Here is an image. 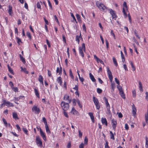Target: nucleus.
I'll use <instances>...</instances> for the list:
<instances>
[{"label":"nucleus","mask_w":148,"mask_h":148,"mask_svg":"<svg viewBox=\"0 0 148 148\" xmlns=\"http://www.w3.org/2000/svg\"><path fill=\"white\" fill-rule=\"evenodd\" d=\"M96 5L101 11H104L106 9V7L101 3L97 1L96 3Z\"/></svg>","instance_id":"7ed1b4c3"},{"label":"nucleus","mask_w":148,"mask_h":148,"mask_svg":"<svg viewBox=\"0 0 148 148\" xmlns=\"http://www.w3.org/2000/svg\"><path fill=\"white\" fill-rule=\"evenodd\" d=\"M36 143L38 146L42 147V142L39 136H36Z\"/></svg>","instance_id":"423d86ee"},{"label":"nucleus","mask_w":148,"mask_h":148,"mask_svg":"<svg viewBox=\"0 0 148 148\" xmlns=\"http://www.w3.org/2000/svg\"><path fill=\"white\" fill-rule=\"evenodd\" d=\"M40 131L41 136L42 137L43 139L44 140H46V138L45 133L43 132L40 128Z\"/></svg>","instance_id":"9d476101"},{"label":"nucleus","mask_w":148,"mask_h":148,"mask_svg":"<svg viewBox=\"0 0 148 148\" xmlns=\"http://www.w3.org/2000/svg\"><path fill=\"white\" fill-rule=\"evenodd\" d=\"M110 138L111 139H112L113 140H114L115 139L114 137V134H113L112 132L111 131H110Z\"/></svg>","instance_id":"c756f323"},{"label":"nucleus","mask_w":148,"mask_h":148,"mask_svg":"<svg viewBox=\"0 0 148 148\" xmlns=\"http://www.w3.org/2000/svg\"><path fill=\"white\" fill-rule=\"evenodd\" d=\"M54 17L55 20L56 21V22L57 23H59V22L58 21V19L57 18V16L56 15H55L54 16Z\"/></svg>","instance_id":"0e129e2a"},{"label":"nucleus","mask_w":148,"mask_h":148,"mask_svg":"<svg viewBox=\"0 0 148 148\" xmlns=\"http://www.w3.org/2000/svg\"><path fill=\"white\" fill-rule=\"evenodd\" d=\"M34 92L36 96L38 98H40V96L38 90L36 88L34 89Z\"/></svg>","instance_id":"393cba45"},{"label":"nucleus","mask_w":148,"mask_h":148,"mask_svg":"<svg viewBox=\"0 0 148 148\" xmlns=\"http://www.w3.org/2000/svg\"><path fill=\"white\" fill-rule=\"evenodd\" d=\"M12 116L13 118L15 120L18 119V117L17 115L16 112H13L12 113Z\"/></svg>","instance_id":"412c9836"},{"label":"nucleus","mask_w":148,"mask_h":148,"mask_svg":"<svg viewBox=\"0 0 148 148\" xmlns=\"http://www.w3.org/2000/svg\"><path fill=\"white\" fill-rule=\"evenodd\" d=\"M76 17L78 21L79 22H81V20L80 18V16L79 15V14H76Z\"/></svg>","instance_id":"cd10ccee"},{"label":"nucleus","mask_w":148,"mask_h":148,"mask_svg":"<svg viewBox=\"0 0 148 148\" xmlns=\"http://www.w3.org/2000/svg\"><path fill=\"white\" fill-rule=\"evenodd\" d=\"M40 3L41 4H42V2L41 1H40V2H38L37 3V8H38V9H41V5H40Z\"/></svg>","instance_id":"c85d7f7f"},{"label":"nucleus","mask_w":148,"mask_h":148,"mask_svg":"<svg viewBox=\"0 0 148 148\" xmlns=\"http://www.w3.org/2000/svg\"><path fill=\"white\" fill-rule=\"evenodd\" d=\"M21 70H23V71L26 74H28V72L27 71L26 69L25 68H23L22 67H21Z\"/></svg>","instance_id":"4c0bfd02"},{"label":"nucleus","mask_w":148,"mask_h":148,"mask_svg":"<svg viewBox=\"0 0 148 148\" xmlns=\"http://www.w3.org/2000/svg\"><path fill=\"white\" fill-rule=\"evenodd\" d=\"M89 77L91 80L93 82H96V79L91 73H89Z\"/></svg>","instance_id":"dca6fc26"},{"label":"nucleus","mask_w":148,"mask_h":148,"mask_svg":"<svg viewBox=\"0 0 148 148\" xmlns=\"http://www.w3.org/2000/svg\"><path fill=\"white\" fill-rule=\"evenodd\" d=\"M20 58L21 60V61L24 63L25 64L26 62V61L25 59L22 56L21 54L19 55Z\"/></svg>","instance_id":"5701e85b"},{"label":"nucleus","mask_w":148,"mask_h":148,"mask_svg":"<svg viewBox=\"0 0 148 148\" xmlns=\"http://www.w3.org/2000/svg\"><path fill=\"white\" fill-rule=\"evenodd\" d=\"M48 2L49 6L50 7L51 10H52L53 8H52V6L51 5V3L50 1L49 0H48Z\"/></svg>","instance_id":"09e8293b"},{"label":"nucleus","mask_w":148,"mask_h":148,"mask_svg":"<svg viewBox=\"0 0 148 148\" xmlns=\"http://www.w3.org/2000/svg\"><path fill=\"white\" fill-rule=\"evenodd\" d=\"M4 101L5 102V105H6L7 107H9L14 106V105L12 103H11L9 101H6V100H4Z\"/></svg>","instance_id":"f8f14e48"},{"label":"nucleus","mask_w":148,"mask_h":148,"mask_svg":"<svg viewBox=\"0 0 148 148\" xmlns=\"http://www.w3.org/2000/svg\"><path fill=\"white\" fill-rule=\"evenodd\" d=\"M77 102L79 107L80 108H82V106L81 105L79 100L78 99L77 100Z\"/></svg>","instance_id":"473e14b6"},{"label":"nucleus","mask_w":148,"mask_h":148,"mask_svg":"<svg viewBox=\"0 0 148 148\" xmlns=\"http://www.w3.org/2000/svg\"><path fill=\"white\" fill-rule=\"evenodd\" d=\"M73 89H74L77 91L78 90V87L77 85H75V87L73 88Z\"/></svg>","instance_id":"13d9d810"},{"label":"nucleus","mask_w":148,"mask_h":148,"mask_svg":"<svg viewBox=\"0 0 148 148\" xmlns=\"http://www.w3.org/2000/svg\"><path fill=\"white\" fill-rule=\"evenodd\" d=\"M130 64L132 68L133 71H134L135 70L136 68L133 65V63L132 61H130Z\"/></svg>","instance_id":"c9c22d12"},{"label":"nucleus","mask_w":148,"mask_h":148,"mask_svg":"<svg viewBox=\"0 0 148 148\" xmlns=\"http://www.w3.org/2000/svg\"><path fill=\"white\" fill-rule=\"evenodd\" d=\"M88 114L90 116L92 122L93 123H94L95 120L94 119V116H93V113L92 112H90L88 113Z\"/></svg>","instance_id":"ddd939ff"},{"label":"nucleus","mask_w":148,"mask_h":148,"mask_svg":"<svg viewBox=\"0 0 148 148\" xmlns=\"http://www.w3.org/2000/svg\"><path fill=\"white\" fill-rule=\"evenodd\" d=\"M139 90L140 91H143V87L142 86V84L141 82L140 81L139 82Z\"/></svg>","instance_id":"bb28decb"},{"label":"nucleus","mask_w":148,"mask_h":148,"mask_svg":"<svg viewBox=\"0 0 148 148\" xmlns=\"http://www.w3.org/2000/svg\"><path fill=\"white\" fill-rule=\"evenodd\" d=\"M45 128L46 130V132L48 134H49L51 133V132L49 130L48 126L47 125H45Z\"/></svg>","instance_id":"b1692460"},{"label":"nucleus","mask_w":148,"mask_h":148,"mask_svg":"<svg viewBox=\"0 0 148 148\" xmlns=\"http://www.w3.org/2000/svg\"><path fill=\"white\" fill-rule=\"evenodd\" d=\"M108 143L107 140L106 141V143L105 144V148H110L108 145Z\"/></svg>","instance_id":"37998d69"},{"label":"nucleus","mask_w":148,"mask_h":148,"mask_svg":"<svg viewBox=\"0 0 148 148\" xmlns=\"http://www.w3.org/2000/svg\"><path fill=\"white\" fill-rule=\"evenodd\" d=\"M8 71L10 72L12 74H13V75H14L13 71V70H12L11 67L9 65H8Z\"/></svg>","instance_id":"a878e982"},{"label":"nucleus","mask_w":148,"mask_h":148,"mask_svg":"<svg viewBox=\"0 0 148 148\" xmlns=\"http://www.w3.org/2000/svg\"><path fill=\"white\" fill-rule=\"evenodd\" d=\"M122 12H123V14H124V16L125 17H127V15L125 12V9L123 8Z\"/></svg>","instance_id":"a19ab883"},{"label":"nucleus","mask_w":148,"mask_h":148,"mask_svg":"<svg viewBox=\"0 0 148 148\" xmlns=\"http://www.w3.org/2000/svg\"><path fill=\"white\" fill-rule=\"evenodd\" d=\"M111 124L113 130H114L115 131L117 124L116 121L114 119H113L111 121Z\"/></svg>","instance_id":"6e6552de"},{"label":"nucleus","mask_w":148,"mask_h":148,"mask_svg":"<svg viewBox=\"0 0 148 148\" xmlns=\"http://www.w3.org/2000/svg\"><path fill=\"white\" fill-rule=\"evenodd\" d=\"M93 101L96 106L97 109L98 110H99L100 108V106L98 99L96 98L95 97H93Z\"/></svg>","instance_id":"20e7f679"},{"label":"nucleus","mask_w":148,"mask_h":148,"mask_svg":"<svg viewBox=\"0 0 148 148\" xmlns=\"http://www.w3.org/2000/svg\"><path fill=\"white\" fill-rule=\"evenodd\" d=\"M69 75L71 77V78L72 79H73L74 78V77L73 75V74H72V71L71 69H70L69 70Z\"/></svg>","instance_id":"79ce46f5"},{"label":"nucleus","mask_w":148,"mask_h":148,"mask_svg":"<svg viewBox=\"0 0 148 148\" xmlns=\"http://www.w3.org/2000/svg\"><path fill=\"white\" fill-rule=\"evenodd\" d=\"M145 120L146 122L148 123V114L147 113V114H145Z\"/></svg>","instance_id":"58836bf2"},{"label":"nucleus","mask_w":148,"mask_h":148,"mask_svg":"<svg viewBox=\"0 0 148 148\" xmlns=\"http://www.w3.org/2000/svg\"><path fill=\"white\" fill-rule=\"evenodd\" d=\"M75 40L78 42V44H79V37H78V36H76L75 38Z\"/></svg>","instance_id":"5fc2aeb1"},{"label":"nucleus","mask_w":148,"mask_h":148,"mask_svg":"<svg viewBox=\"0 0 148 148\" xmlns=\"http://www.w3.org/2000/svg\"><path fill=\"white\" fill-rule=\"evenodd\" d=\"M46 41L47 43L48 46L50 48L51 47L50 43L49 42V40L48 39L46 40Z\"/></svg>","instance_id":"864d4df0"},{"label":"nucleus","mask_w":148,"mask_h":148,"mask_svg":"<svg viewBox=\"0 0 148 148\" xmlns=\"http://www.w3.org/2000/svg\"><path fill=\"white\" fill-rule=\"evenodd\" d=\"M111 86L113 90H114V88L115 87V84L114 83H112L111 84Z\"/></svg>","instance_id":"c03bdc74"},{"label":"nucleus","mask_w":148,"mask_h":148,"mask_svg":"<svg viewBox=\"0 0 148 148\" xmlns=\"http://www.w3.org/2000/svg\"><path fill=\"white\" fill-rule=\"evenodd\" d=\"M72 102L74 106H76V102L77 100L75 99H72Z\"/></svg>","instance_id":"3c124183"},{"label":"nucleus","mask_w":148,"mask_h":148,"mask_svg":"<svg viewBox=\"0 0 148 148\" xmlns=\"http://www.w3.org/2000/svg\"><path fill=\"white\" fill-rule=\"evenodd\" d=\"M82 135V133L81 132L80 130H79V136L80 138H81Z\"/></svg>","instance_id":"052dcab7"},{"label":"nucleus","mask_w":148,"mask_h":148,"mask_svg":"<svg viewBox=\"0 0 148 148\" xmlns=\"http://www.w3.org/2000/svg\"><path fill=\"white\" fill-rule=\"evenodd\" d=\"M57 81L58 83L61 86L62 84V78L60 77H59L57 79Z\"/></svg>","instance_id":"aec40b11"},{"label":"nucleus","mask_w":148,"mask_h":148,"mask_svg":"<svg viewBox=\"0 0 148 148\" xmlns=\"http://www.w3.org/2000/svg\"><path fill=\"white\" fill-rule=\"evenodd\" d=\"M107 72L109 78L111 82H112L113 79V77L112 75V73L111 71L110 70L109 68L107 67Z\"/></svg>","instance_id":"0eeeda50"},{"label":"nucleus","mask_w":148,"mask_h":148,"mask_svg":"<svg viewBox=\"0 0 148 148\" xmlns=\"http://www.w3.org/2000/svg\"><path fill=\"white\" fill-rule=\"evenodd\" d=\"M146 143H145V147L147 148H148V138L146 137Z\"/></svg>","instance_id":"f704fd0d"},{"label":"nucleus","mask_w":148,"mask_h":148,"mask_svg":"<svg viewBox=\"0 0 148 148\" xmlns=\"http://www.w3.org/2000/svg\"><path fill=\"white\" fill-rule=\"evenodd\" d=\"M133 40L134 41V42H135L137 45H139V42L137 41V40L135 39V38L134 37H133Z\"/></svg>","instance_id":"8fccbe9b"},{"label":"nucleus","mask_w":148,"mask_h":148,"mask_svg":"<svg viewBox=\"0 0 148 148\" xmlns=\"http://www.w3.org/2000/svg\"><path fill=\"white\" fill-rule=\"evenodd\" d=\"M117 88L119 92H120V91H121L123 90L122 87L120 86H119V85H117Z\"/></svg>","instance_id":"a18cd8bd"},{"label":"nucleus","mask_w":148,"mask_h":148,"mask_svg":"<svg viewBox=\"0 0 148 148\" xmlns=\"http://www.w3.org/2000/svg\"><path fill=\"white\" fill-rule=\"evenodd\" d=\"M132 114L133 115H134L136 114V110L135 105L133 104L132 106Z\"/></svg>","instance_id":"4468645a"},{"label":"nucleus","mask_w":148,"mask_h":148,"mask_svg":"<svg viewBox=\"0 0 148 148\" xmlns=\"http://www.w3.org/2000/svg\"><path fill=\"white\" fill-rule=\"evenodd\" d=\"M8 13L10 16H12V7L9 6V10H8Z\"/></svg>","instance_id":"4be33fe9"},{"label":"nucleus","mask_w":148,"mask_h":148,"mask_svg":"<svg viewBox=\"0 0 148 148\" xmlns=\"http://www.w3.org/2000/svg\"><path fill=\"white\" fill-rule=\"evenodd\" d=\"M112 59H113V62L114 64H115V65L116 66H118V65L117 63L116 59L114 57H113V58Z\"/></svg>","instance_id":"7c9ffc66"},{"label":"nucleus","mask_w":148,"mask_h":148,"mask_svg":"<svg viewBox=\"0 0 148 148\" xmlns=\"http://www.w3.org/2000/svg\"><path fill=\"white\" fill-rule=\"evenodd\" d=\"M71 112L75 115H77L78 114V112L75 109L74 107L72 108Z\"/></svg>","instance_id":"f3484780"},{"label":"nucleus","mask_w":148,"mask_h":148,"mask_svg":"<svg viewBox=\"0 0 148 148\" xmlns=\"http://www.w3.org/2000/svg\"><path fill=\"white\" fill-rule=\"evenodd\" d=\"M13 90L15 92H18V88L17 87H12V88Z\"/></svg>","instance_id":"49530a36"},{"label":"nucleus","mask_w":148,"mask_h":148,"mask_svg":"<svg viewBox=\"0 0 148 148\" xmlns=\"http://www.w3.org/2000/svg\"><path fill=\"white\" fill-rule=\"evenodd\" d=\"M110 14L112 15V18H115L116 19L117 16L116 14V13L112 9H109Z\"/></svg>","instance_id":"1a4fd4ad"},{"label":"nucleus","mask_w":148,"mask_h":148,"mask_svg":"<svg viewBox=\"0 0 148 148\" xmlns=\"http://www.w3.org/2000/svg\"><path fill=\"white\" fill-rule=\"evenodd\" d=\"M88 142V139L86 137H85L84 140V144H87Z\"/></svg>","instance_id":"603ef678"},{"label":"nucleus","mask_w":148,"mask_h":148,"mask_svg":"<svg viewBox=\"0 0 148 148\" xmlns=\"http://www.w3.org/2000/svg\"><path fill=\"white\" fill-rule=\"evenodd\" d=\"M115 80L117 84L118 85H119V81L116 78H115Z\"/></svg>","instance_id":"774afa93"},{"label":"nucleus","mask_w":148,"mask_h":148,"mask_svg":"<svg viewBox=\"0 0 148 148\" xmlns=\"http://www.w3.org/2000/svg\"><path fill=\"white\" fill-rule=\"evenodd\" d=\"M125 129L127 130H128L129 129V126L127 123H125Z\"/></svg>","instance_id":"69168bd1"},{"label":"nucleus","mask_w":148,"mask_h":148,"mask_svg":"<svg viewBox=\"0 0 148 148\" xmlns=\"http://www.w3.org/2000/svg\"><path fill=\"white\" fill-rule=\"evenodd\" d=\"M16 127L18 131H21V128L17 124L16 125Z\"/></svg>","instance_id":"e2e57ef3"},{"label":"nucleus","mask_w":148,"mask_h":148,"mask_svg":"<svg viewBox=\"0 0 148 148\" xmlns=\"http://www.w3.org/2000/svg\"><path fill=\"white\" fill-rule=\"evenodd\" d=\"M71 142H69L68 143L67 146V148H71Z\"/></svg>","instance_id":"680f3d73"},{"label":"nucleus","mask_w":148,"mask_h":148,"mask_svg":"<svg viewBox=\"0 0 148 148\" xmlns=\"http://www.w3.org/2000/svg\"><path fill=\"white\" fill-rule=\"evenodd\" d=\"M119 93L121 97L124 99H125V95L123 91L122 90L121 91H120L119 92Z\"/></svg>","instance_id":"6ab92c4d"},{"label":"nucleus","mask_w":148,"mask_h":148,"mask_svg":"<svg viewBox=\"0 0 148 148\" xmlns=\"http://www.w3.org/2000/svg\"><path fill=\"white\" fill-rule=\"evenodd\" d=\"M102 90L101 89L99 88L97 89V92L98 93H101L102 92Z\"/></svg>","instance_id":"de8ad7c7"},{"label":"nucleus","mask_w":148,"mask_h":148,"mask_svg":"<svg viewBox=\"0 0 148 148\" xmlns=\"http://www.w3.org/2000/svg\"><path fill=\"white\" fill-rule=\"evenodd\" d=\"M61 106L64 110L63 113L64 116L66 118H68L69 116L66 111L69 108V103H66L65 102L62 101L61 103Z\"/></svg>","instance_id":"f257e3e1"},{"label":"nucleus","mask_w":148,"mask_h":148,"mask_svg":"<svg viewBox=\"0 0 148 148\" xmlns=\"http://www.w3.org/2000/svg\"><path fill=\"white\" fill-rule=\"evenodd\" d=\"M48 71V75L49 77H51L52 76L51 75V72L49 70H47Z\"/></svg>","instance_id":"bf43d9fd"},{"label":"nucleus","mask_w":148,"mask_h":148,"mask_svg":"<svg viewBox=\"0 0 148 148\" xmlns=\"http://www.w3.org/2000/svg\"><path fill=\"white\" fill-rule=\"evenodd\" d=\"M2 120L5 126L6 127H7L8 123L5 119L4 118H3L2 119Z\"/></svg>","instance_id":"e433bc0d"},{"label":"nucleus","mask_w":148,"mask_h":148,"mask_svg":"<svg viewBox=\"0 0 148 148\" xmlns=\"http://www.w3.org/2000/svg\"><path fill=\"white\" fill-rule=\"evenodd\" d=\"M101 122L103 124H105L106 126L107 125V120L105 118H102L101 119Z\"/></svg>","instance_id":"a211bd4d"},{"label":"nucleus","mask_w":148,"mask_h":148,"mask_svg":"<svg viewBox=\"0 0 148 148\" xmlns=\"http://www.w3.org/2000/svg\"><path fill=\"white\" fill-rule=\"evenodd\" d=\"M110 33H111V35L112 36H113V37L114 38V39H115L116 38H115V34H114V33L113 32L112 30H111V32Z\"/></svg>","instance_id":"6e6d98bb"},{"label":"nucleus","mask_w":148,"mask_h":148,"mask_svg":"<svg viewBox=\"0 0 148 148\" xmlns=\"http://www.w3.org/2000/svg\"><path fill=\"white\" fill-rule=\"evenodd\" d=\"M42 121L43 122L45 125H47L46 119V118L45 117H43L42 118Z\"/></svg>","instance_id":"72a5a7b5"},{"label":"nucleus","mask_w":148,"mask_h":148,"mask_svg":"<svg viewBox=\"0 0 148 148\" xmlns=\"http://www.w3.org/2000/svg\"><path fill=\"white\" fill-rule=\"evenodd\" d=\"M84 144L83 143H81L79 146V148H84Z\"/></svg>","instance_id":"338daca9"},{"label":"nucleus","mask_w":148,"mask_h":148,"mask_svg":"<svg viewBox=\"0 0 148 148\" xmlns=\"http://www.w3.org/2000/svg\"><path fill=\"white\" fill-rule=\"evenodd\" d=\"M23 130L25 134H27L28 131L27 130L26 128H23Z\"/></svg>","instance_id":"4d7b16f0"},{"label":"nucleus","mask_w":148,"mask_h":148,"mask_svg":"<svg viewBox=\"0 0 148 148\" xmlns=\"http://www.w3.org/2000/svg\"><path fill=\"white\" fill-rule=\"evenodd\" d=\"M69 96L68 95H65L64 96V98H63V99L64 100H68V103H69H69H70L71 101V99H70L69 98Z\"/></svg>","instance_id":"9b49d317"},{"label":"nucleus","mask_w":148,"mask_h":148,"mask_svg":"<svg viewBox=\"0 0 148 148\" xmlns=\"http://www.w3.org/2000/svg\"><path fill=\"white\" fill-rule=\"evenodd\" d=\"M32 110V112H34L35 114H39L40 112L39 108L35 106L33 107Z\"/></svg>","instance_id":"39448f33"},{"label":"nucleus","mask_w":148,"mask_h":148,"mask_svg":"<svg viewBox=\"0 0 148 148\" xmlns=\"http://www.w3.org/2000/svg\"><path fill=\"white\" fill-rule=\"evenodd\" d=\"M43 77L42 76L40 75L39 76L38 80L42 85H43Z\"/></svg>","instance_id":"2eb2a0df"},{"label":"nucleus","mask_w":148,"mask_h":148,"mask_svg":"<svg viewBox=\"0 0 148 148\" xmlns=\"http://www.w3.org/2000/svg\"><path fill=\"white\" fill-rule=\"evenodd\" d=\"M26 35L28 37L30 40H31L32 36L30 33L29 32H27L26 33Z\"/></svg>","instance_id":"2f4dec72"},{"label":"nucleus","mask_w":148,"mask_h":148,"mask_svg":"<svg viewBox=\"0 0 148 148\" xmlns=\"http://www.w3.org/2000/svg\"><path fill=\"white\" fill-rule=\"evenodd\" d=\"M16 38L17 39V43L18 44V45H19L20 44V42L22 43L21 39L19 38L18 37H16Z\"/></svg>","instance_id":"ea45409f"},{"label":"nucleus","mask_w":148,"mask_h":148,"mask_svg":"<svg viewBox=\"0 0 148 148\" xmlns=\"http://www.w3.org/2000/svg\"><path fill=\"white\" fill-rule=\"evenodd\" d=\"M86 50L85 44L84 43H82V47H79V53L80 55L83 58L84 57V54L83 53V51H85Z\"/></svg>","instance_id":"f03ea898"}]
</instances>
